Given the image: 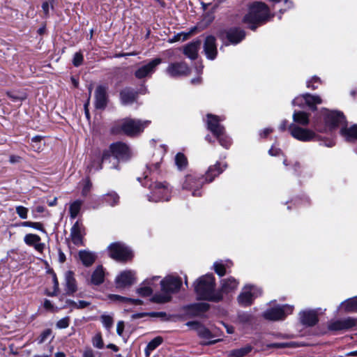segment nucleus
<instances>
[{
  "label": "nucleus",
  "instance_id": "nucleus-50",
  "mask_svg": "<svg viewBox=\"0 0 357 357\" xmlns=\"http://www.w3.org/2000/svg\"><path fill=\"white\" fill-rule=\"evenodd\" d=\"M93 345L98 349H102L104 347L103 340L100 333H97L92 340Z\"/></svg>",
  "mask_w": 357,
  "mask_h": 357
},
{
  "label": "nucleus",
  "instance_id": "nucleus-61",
  "mask_svg": "<svg viewBox=\"0 0 357 357\" xmlns=\"http://www.w3.org/2000/svg\"><path fill=\"white\" fill-rule=\"evenodd\" d=\"M53 282H54V291L52 294H50L49 296H54L57 294L59 291V282L56 276L54 275L53 277Z\"/></svg>",
  "mask_w": 357,
  "mask_h": 357
},
{
  "label": "nucleus",
  "instance_id": "nucleus-20",
  "mask_svg": "<svg viewBox=\"0 0 357 357\" xmlns=\"http://www.w3.org/2000/svg\"><path fill=\"white\" fill-rule=\"evenodd\" d=\"M83 225L77 221L70 229V238L73 243L77 246L83 245V237L84 235Z\"/></svg>",
  "mask_w": 357,
  "mask_h": 357
},
{
  "label": "nucleus",
  "instance_id": "nucleus-63",
  "mask_svg": "<svg viewBox=\"0 0 357 357\" xmlns=\"http://www.w3.org/2000/svg\"><path fill=\"white\" fill-rule=\"evenodd\" d=\"M110 298L114 300V301H120V302H123V303H128L129 302V298L121 296H119V295H112L110 296Z\"/></svg>",
  "mask_w": 357,
  "mask_h": 357
},
{
  "label": "nucleus",
  "instance_id": "nucleus-35",
  "mask_svg": "<svg viewBox=\"0 0 357 357\" xmlns=\"http://www.w3.org/2000/svg\"><path fill=\"white\" fill-rule=\"evenodd\" d=\"M341 306L344 307L347 312H357V296L349 298L341 303Z\"/></svg>",
  "mask_w": 357,
  "mask_h": 357
},
{
  "label": "nucleus",
  "instance_id": "nucleus-59",
  "mask_svg": "<svg viewBox=\"0 0 357 357\" xmlns=\"http://www.w3.org/2000/svg\"><path fill=\"white\" fill-rule=\"evenodd\" d=\"M91 185H92V184H91V181L89 179H86L84 181V185L82 190V195H84V196L87 195V194L89 193V192L91 190Z\"/></svg>",
  "mask_w": 357,
  "mask_h": 357
},
{
  "label": "nucleus",
  "instance_id": "nucleus-51",
  "mask_svg": "<svg viewBox=\"0 0 357 357\" xmlns=\"http://www.w3.org/2000/svg\"><path fill=\"white\" fill-rule=\"evenodd\" d=\"M320 84V78L317 76H314L310 80L307 82V87L314 90L318 87V84Z\"/></svg>",
  "mask_w": 357,
  "mask_h": 357
},
{
  "label": "nucleus",
  "instance_id": "nucleus-38",
  "mask_svg": "<svg viewBox=\"0 0 357 357\" xmlns=\"http://www.w3.org/2000/svg\"><path fill=\"white\" fill-rule=\"evenodd\" d=\"M294 121L302 126L309 123V116L304 112H294L293 114Z\"/></svg>",
  "mask_w": 357,
  "mask_h": 357
},
{
  "label": "nucleus",
  "instance_id": "nucleus-62",
  "mask_svg": "<svg viewBox=\"0 0 357 357\" xmlns=\"http://www.w3.org/2000/svg\"><path fill=\"white\" fill-rule=\"evenodd\" d=\"M124 330V322L119 321L116 326V333L119 336H122Z\"/></svg>",
  "mask_w": 357,
  "mask_h": 357
},
{
  "label": "nucleus",
  "instance_id": "nucleus-21",
  "mask_svg": "<svg viewBox=\"0 0 357 357\" xmlns=\"http://www.w3.org/2000/svg\"><path fill=\"white\" fill-rule=\"evenodd\" d=\"M107 87L103 85L97 86L95 91V105L97 109H104L107 103Z\"/></svg>",
  "mask_w": 357,
  "mask_h": 357
},
{
  "label": "nucleus",
  "instance_id": "nucleus-9",
  "mask_svg": "<svg viewBox=\"0 0 357 357\" xmlns=\"http://www.w3.org/2000/svg\"><path fill=\"white\" fill-rule=\"evenodd\" d=\"M261 294V291L259 288L252 285H245L238 296V301L241 306H250L254 299Z\"/></svg>",
  "mask_w": 357,
  "mask_h": 357
},
{
  "label": "nucleus",
  "instance_id": "nucleus-58",
  "mask_svg": "<svg viewBox=\"0 0 357 357\" xmlns=\"http://www.w3.org/2000/svg\"><path fill=\"white\" fill-rule=\"evenodd\" d=\"M69 326V318L68 317H64L61 319H60L56 323V327L59 328H66L68 327Z\"/></svg>",
  "mask_w": 357,
  "mask_h": 357
},
{
  "label": "nucleus",
  "instance_id": "nucleus-64",
  "mask_svg": "<svg viewBox=\"0 0 357 357\" xmlns=\"http://www.w3.org/2000/svg\"><path fill=\"white\" fill-rule=\"evenodd\" d=\"M83 357H95L93 351L91 349H87L84 351Z\"/></svg>",
  "mask_w": 357,
  "mask_h": 357
},
{
  "label": "nucleus",
  "instance_id": "nucleus-28",
  "mask_svg": "<svg viewBox=\"0 0 357 357\" xmlns=\"http://www.w3.org/2000/svg\"><path fill=\"white\" fill-rule=\"evenodd\" d=\"M66 291L68 295H72L77 290V282L74 277V273L68 271L65 273Z\"/></svg>",
  "mask_w": 357,
  "mask_h": 357
},
{
  "label": "nucleus",
  "instance_id": "nucleus-39",
  "mask_svg": "<svg viewBox=\"0 0 357 357\" xmlns=\"http://www.w3.org/2000/svg\"><path fill=\"white\" fill-rule=\"evenodd\" d=\"M104 200L111 206H114L119 202V196L116 192H111L104 195Z\"/></svg>",
  "mask_w": 357,
  "mask_h": 357
},
{
  "label": "nucleus",
  "instance_id": "nucleus-30",
  "mask_svg": "<svg viewBox=\"0 0 357 357\" xmlns=\"http://www.w3.org/2000/svg\"><path fill=\"white\" fill-rule=\"evenodd\" d=\"M158 277H153L151 279H146L142 284V286L137 289V293L141 296H149L152 294L153 289L151 288L152 282L158 280Z\"/></svg>",
  "mask_w": 357,
  "mask_h": 357
},
{
  "label": "nucleus",
  "instance_id": "nucleus-15",
  "mask_svg": "<svg viewBox=\"0 0 357 357\" xmlns=\"http://www.w3.org/2000/svg\"><path fill=\"white\" fill-rule=\"evenodd\" d=\"M161 63L162 59L160 58L151 60L135 71V77L138 79H142L144 77L151 76L155 71L156 67Z\"/></svg>",
  "mask_w": 357,
  "mask_h": 357
},
{
  "label": "nucleus",
  "instance_id": "nucleus-56",
  "mask_svg": "<svg viewBox=\"0 0 357 357\" xmlns=\"http://www.w3.org/2000/svg\"><path fill=\"white\" fill-rule=\"evenodd\" d=\"M214 20V15L213 12L206 13L203 17L202 22L206 26L210 24Z\"/></svg>",
  "mask_w": 357,
  "mask_h": 357
},
{
  "label": "nucleus",
  "instance_id": "nucleus-53",
  "mask_svg": "<svg viewBox=\"0 0 357 357\" xmlns=\"http://www.w3.org/2000/svg\"><path fill=\"white\" fill-rule=\"evenodd\" d=\"M52 331L51 329H46L44 331L42 332V333L40 335V336L38 338V344H42L45 342L47 338L51 335Z\"/></svg>",
  "mask_w": 357,
  "mask_h": 357
},
{
  "label": "nucleus",
  "instance_id": "nucleus-27",
  "mask_svg": "<svg viewBox=\"0 0 357 357\" xmlns=\"http://www.w3.org/2000/svg\"><path fill=\"white\" fill-rule=\"evenodd\" d=\"M137 97V92L131 88H126L120 92V98L123 105L133 103Z\"/></svg>",
  "mask_w": 357,
  "mask_h": 357
},
{
  "label": "nucleus",
  "instance_id": "nucleus-46",
  "mask_svg": "<svg viewBox=\"0 0 357 357\" xmlns=\"http://www.w3.org/2000/svg\"><path fill=\"white\" fill-rule=\"evenodd\" d=\"M215 137L219 141L220 144L223 147L228 149L231 145V139L225 134V130L219 136Z\"/></svg>",
  "mask_w": 357,
  "mask_h": 357
},
{
  "label": "nucleus",
  "instance_id": "nucleus-37",
  "mask_svg": "<svg viewBox=\"0 0 357 357\" xmlns=\"http://www.w3.org/2000/svg\"><path fill=\"white\" fill-rule=\"evenodd\" d=\"M252 350V347L247 345L244 347L233 349L229 352V357H244Z\"/></svg>",
  "mask_w": 357,
  "mask_h": 357
},
{
  "label": "nucleus",
  "instance_id": "nucleus-55",
  "mask_svg": "<svg viewBox=\"0 0 357 357\" xmlns=\"http://www.w3.org/2000/svg\"><path fill=\"white\" fill-rule=\"evenodd\" d=\"M84 57L82 54L81 52H76L74 54L73 63L75 67H78L82 63Z\"/></svg>",
  "mask_w": 357,
  "mask_h": 357
},
{
  "label": "nucleus",
  "instance_id": "nucleus-4",
  "mask_svg": "<svg viewBox=\"0 0 357 357\" xmlns=\"http://www.w3.org/2000/svg\"><path fill=\"white\" fill-rule=\"evenodd\" d=\"M150 121H141L130 118L115 121L111 127V133L114 135L124 134L128 137L139 135L150 124Z\"/></svg>",
  "mask_w": 357,
  "mask_h": 357
},
{
  "label": "nucleus",
  "instance_id": "nucleus-57",
  "mask_svg": "<svg viewBox=\"0 0 357 357\" xmlns=\"http://www.w3.org/2000/svg\"><path fill=\"white\" fill-rule=\"evenodd\" d=\"M103 162H100L99 160H93L90 165L87 167V169L89 172H91L93 168H94L96 170H100L102 168V163Z\"/></svg>",
  "mask_w": 357,
  "mask_h": 357
},
{
  "label": "nucleus",
  "instance_id": "nucleus-45",
  "mask_svg": "<svg viewBox=\"0 0 357 357\" xmlns=\"http://www.w3.org/2000/svg\"><path fill=\"white\" fill-rule=\"evenodd\" d=\"M100 321L107 330H109L114 324L113 317L108 314H102L100 317Z\"/></svg>",
  "mask_w": 357,
  "mask_h": 357
},
{
  "label": "nucleus",
  "instance_id": "nucleus-26",
  "mask_svg": "<svg viewBox=\"0 0 357 357\" xmlns=\"http://www.w3.org/2000/svg\"><path fill=\"white\" fill-rule=\"evenodd\" d=\"M300 319L302 324L307 326H313L318 322L317 312L314 310H306L300 313Z\"/></svg>",
  "mask_w": 357,
  "mask_h": 357
},
{
  "label": "nucleus",
  "instance_id": "nucleus-52",
  "mask_svg": "<svg viewBox=\"0 0 357 357\" xmlns=\"http://www.w3.org/2000/svg\"><path fill=\"white\" fill-rule=\"evenodd\" d=\"M165 314L163 312H151V313H137L132 315V319H139L144 317L146 315H149L151 317H159V316H164Z\"/></svg>",
  "mask_w": 357,
  "mask_h": 357
},
{
  "label": "nucleus",
  "instance_id": "nucleus-14",
  "mask_svg": "<svg viewBox=\"0 0 357 357\" xmlns=\"http://www.w3.org/2000/svg\"><path fill=\"white\" fill-rule=\"evenodd\" d=\"M325 123L330 130L342 126L345 123V117L340 112L329 111L326 114Z\"/></svg>",
  "mask_w": 357,
  "mask_h": 357
},
{
  "label": "nucleus",
  "instance_id": "nucleus-44",
  "mask_svg": "<svg viewBox=\"0 0 357 357\" xmlns=\"http://www.w3.org/2000/svg\"><path fill=\"white\" fill-rule=\"evenodd\" d=\"M197 30V27H193L190 29L188 32H181L180 33H178L177 35L174 36V38L172 39L173 42H176L180 40L184 41L187 40L191 35H192L195 31Z\"/></svg>",
  "mask_w": 357,
  "mask_h": 357
},
{
  "label": "nucleus",
  "instance_id": "nucleus-13",
  "mask_svg": "<svg viewBox=\"0 0 357 357\" xmlns=\"http://www.w3.org/2000/svg\"><path fill=\"white\" fill-rule=\"evenodd\" d=\"M209 307V304L206 303H196L184 306L183 312L189 318L202 317Z\"/></svg>",
  "mask_w": 357,
  "mask_h": 357
},
{
  "label": "nucleus",
  "instance_id": "nucleus-33",
  "mask_svg": "<svg viewBox=\"0 0 357 357\" xmlns=\"http://www.w3.org/2000/svg\"><path fill=\"white\" fill-rule=\"evenodd\" d=\"M105 272L102 266H98L93 272L91 275V283L94 285H99L104 282Z\"/></svg>",
  "mask_w": 357,
  "mask_h": 357
},
{
  "label": "nucleus",
  "instance_id": "nucleus-42",
  "mask_svg": "<svg viewBox=\"0 0 357 357\" xmlns=\"http://www.w3.org/2000/svg\"><path fill=\"white\" fill-rule=\"evenodd\" d=\"M296 347V344L294 342H278V343H271L266 345L268 349H284V348H294Z\"/></svg>",
  "mask_w": 357,
  "mask_h": 357
},
{
  "label": "nucleus",
  "instance_id": "nucleus-7",
  "mask_svg": "<svg viewBox=\"0 0 357 357\" xmlns=\"http://www.w3.org/2000/svg\"><path fill=\"white\" fill-rule=\"evenodd\" d=\"M182 284L181 278L174 276H167L160 281L161 293L154 294L151 301L157 303L169 302L172 298V294L177 292Z\"/></svg>",
  "mask_w": 357,
  "mask_h": 357
},
{
  "label": "nucleus",
  "instance_id": "nucleus-43",
  "mask_svg": "<svg viewBox=\"0 0 357 357\" xmlns=\"http://www.w3.org/2000/svg\"><path fill=\"white\" fill-rule=\"evenodd\" d=\"M66 303H67L69 305V307L77 309H83L88 307L90 305L89 302L85 301H79L78 302H75L70 299L66 300Z\"/></svg>",
  "mask_w": 357,
  "mask_h": 357
},
{
  "label": "nucleus",
  "instance_id": "nucleus-24",
  "mask_svg": "<svg viewBox=\"0 0 357 357\" xmlns=\"http://www.w3.org/2000/svg\"><path fill=\"white\" fill-rule=\"evenodd\" d=\"M238 284V281L233 277L222 279L220 281V289L218 291L221 292L222 296L223 294L233 292L237 289Z\"/></svg>",
  "mask_w": 357,
  "mask_h": 357
},
{
  "label": "nucleus",
  "instance_id": "nucleus-36",
  "mask_svg": "<svg viewBox=\"0 0 357 357\" xmlns=\"http://www.w3.org/2000/svg\"><path fill=\"white\" fill-rule=\"evenodd\" d=\"M162 337L158 336L149 342L144 350L146 356L149 357L151 353L162 343Z\"/></svg>",
  "mask_w": 357,
  "mask_h": 357
},
{
  "label": "nucleus",
  "instance_id": "nucleus-47",
  "mask_svg": "<svg viewBox=\"0 0 357 357\" xmlns=\"http://www.w3.org/2000/svg\"><path fill=\"white\" fill-rule=\"evenodd\" d=\"M55 0H45L42 3V9L45 17L49 16L50 9H53V3Z\"/></svg>",
  "mask_w": 357,
  "mask_h": 357
},
{
  "label": "nucleus",
  "instance_id": "nucleus-11",
  "mask_svg": "<svg viewBox=\"0 0 357 357\" xmlns=\"http://www.w3.org/2000/svg\"><path fill=\"white\" fill-rule=\"evenodd\" d=\"M289 130L293 137L302 142L315 140L317 135L311 130L301 128L294 123L289 126Z\"/></svg>",
  "mask_w": 357,
  "mask_h": 357
},
{
  "label": "nucleus",
  "instance_id": "nucleus-23",
  "mask_svg": "<svg viewBox=\"0 0 357 357\" xmlns=\"http://www.w3.org/2000/svg\"><path fill=\"white\" fill-rule=\"evenodd\" d=\"M201 44L202 42L200 40H196L188 43L183 47V54L191 60L196 59Z\"/></svg>",
  "mask_w": 357,
  "mask_h": 357
},
{
  "label": "nucleus",
  "instance_id": "nucleus-49",
  "mask_svg": "<svg viewBox=\"0 0 357 357\" xmlns=\"http://www.w3.org/2000/svg\"><path fill=\"white\" fill-rule=\"evenodd\" d=\"M214 270L215 273L220 277L223 276L226 273V267L222 262L216 261L214 263Z\"/></svg>",
  "mask_w": 357,
  "mask_h": 357
},
{
  "label": "nucleus",
  "instance_id": "nucleus-60",
  "mask_svg": "<svg viewBox=\"0 0 357 357\" xmlns=\"http://www.w3.org/2000/svg\"><path fill=\"white\" fill-rule=\"evenodd\" d=\"M29 227H31L40 231L45 232V230L43 228V225L40 222L29 221Z\"/></svg>",
  "mask_w": 357,
  "mask_h": 357
},
{
  "label": "nucleus",
  "instance_id": "nucleus-3",
  "mask_svg": "<svg viewBox=\"0 0 357 357\" xmlns=\"http://www.w3.org/2000/svg\"><path fill=\"white\" fill-rule=\"evenodd\" d=\"M215 278L212 274L200 277L195 282V291L200 300L218 302L222 299L221 292L215 289Z\"/></svg>",
  "mask_w": 357,
  "mask_h": 357
},
{
  "label": "nucleus",
  "instance_id": "nucleus-5",
  "mask_svg": "<svg viewBox=\"0 0 357 357\" xmlns=\"http://www.w3.org/2000/svg\"><path fill=\"white\" fill-rule=\"evenodd\" d=\"M271 16L268 6L263 2H255L250 6L249 13L243 17L244 23L255 31L258 26L268 21Z\"/></svg>",
  "mask_w": 357,
  "mask_h": 357
},
{
  "label": "nucleus",
  "instance_id": "nucleus-31",
  "mask_svg": "<svg viewBox=\"0 0 357 357\" xmlns=\"http://www.w3.org/2000/svg\"><path fill=\"white\" fill-rule=\"evenodd\" d=\"M79 257L85 266H91L96 261L97 256L94 252L89 250H80Z\"/></svg>",
  "mask_w": 357,
  "mask_h": 357
},
{
  "label": "nucleus",
  "instance_id": "nucleus-17",
  "mask_svg": "<svg viewBox=\"0 0 357 357\" xmlns=\"http://www.w3.org/2000/svg\"><path fill=\"white\" fill-rule=\"evenodd\" d=\"M204 51L206 58L213 60L216 58L218 54L216 40L213 36H208L205 38L204 43Z\"/></svg>",
  "mask_w": 357,
  "mask_h": 357
},
{
  "label": "nucleus",
  "instance_id": "nucleus-41",
  "mask_svg": "<svg viewBox=\"0 0 357 357\" xmlns=\"http://www.w3.org/2000/svg\"><path fill=\"white\" fill-rule=\"evenodd\" d=\"M7 96L14 102H21L22 101L24 100L26 98V93L20 91L7 92Z\"/></svg>",
  "mask_w": 357,
  "mask_h": 357
},
{
  "label": "nucleus",
  "instance_id": "nucleus-16",
  "mask_svg": "<svg viewBox=\"0 0 357 357\" xmlns=\"http://www.w3.org/2000/svg\"><path fill=\"white\" fill-rule=\"evenodd\" d=\"M166 71L169 76L175 77L187 75L190 72V68L185 62H176L170 63Z\"/></svg>",
  "mask_w": 357,
  "mask_h": 357
},
{
  "label": "nucleus",
  "instance_id": "nucleus-6",
  "mask_svg": "<svg viewBox=\"0 0 357 357\" xmlns=\"http://www.w3.org/2000/svg\"><path fill=\"white\" fill-rule=\"evenodd\" d=\"M130 157V151L128 145L121 142L112 143L109 150H105L102 155V162H112L111 169H118L120 160H127Z\"/></svg>",
  "mask_w": 357,
  "mask_h": 357
},
{
  "label": "nucleus",
  "instance_id": "nucleus-22",
  "mask_svg": "<svg viewBox=\"0 0 357 357\" xmlns=\"http://www.w3.org/2000/svg\"><path fill=\"white\" fill-rule=\"evenodd\" d=\"M208 129L215 135L219 136L224 131V127L220 124L221 121L218 116L213 114L207 115Z\"/></svg>",
  "mask_w": 357,
  "mask_h": 357
},
{
  "label": "nucleus",
  "instance_id": "nucleus-1",
  "mask_svg": "<svg viewBox=\"0 0 357 357\" xmlns=\"http://www.w3.org/2000/svg\"><path fill=\"white\" fill-rule=\"evenodd\" d=\"M160 163L155 162L147 166V170L144 173L142 185L150 190L147 195L149 202H158L169 201L171 197V189L166 182L153 181L159 174Z\"/></svg>",
  "mask_w": 357,
  "mask_h": 357
},
{
  "label": "nucleus",
  "instance_id": "nucleus-40",
  "mask_svg": "<svg viewBox=\"0 0 357 357\" xmlns=\"http://www.w3.org/2000/svg\"><path fill=\"white\" fill-rule=\"evenodd\" d=\"M82 203L83 202L81 200H76L70 205L69 212L71 218L75 219L77 216Z\"/></svg>",
  "mask_w": 357,
  "mask_h": 357
},
{
  "label": "nucleus",
  "instance_id": "nucleus-25",
  "mask_svg": "<svg viewBox=\"0 0 357 357\" xmlns=\"http://www.w3.org/2000/svg\"><path fill=\"white\" fill-rule=\"evenodd\" d=\"M40 237L35 234H28L24 237V242L29 246H33L38 252H43L45 248V243H40Z\"/></svg>",
  "mask_w": 357,
  "mask_h": 357
},
{
  "label": "nucleus",
  "instance_id": "nucleus-18",
  "mask_svg": "<svg viewBox=\"0 0 357 357\" xmlns=\"http://www.w3.org/2000/svg\"><path fill=\"white\" fill-rule=\"evenodd\" d=\"M357 324V320L348 317L344 319H340L335 321L333 322H331L328 328L331 331H342V330H348L349 328H353Z\"/></svg>",
  "mask_w": 357,
  "mask_h": 357
},
{
  "label": "nucleus",
  "instance_id": "nucleus-19",
  "mask_svg": "<svg viewBox=\"0 0 357 357\" xmlns=\"http://www.w3.org/2000/svg\"><path fill=\"white\" fill-rule=\"evenodd\" d=\"M135 281V273L132 271L121 272L115 280L117 288H124L132 285Z\"/></svg>",
  "mask_w": 357,
  "mask_h": 357
},
{
  "label": "nucleus",
  "instance_id": "nucleus-2",
  "mask_svg": "<svg viewBox=\"0 0 357 357\" xmlns=\"http://www.w3.org/2000/svg\"><path fill=\"white\" fill-rule=\"evenodd\" d=\"M223 170L220 167V163L217 162L215 165L209 167L205 178L203 176L188 174L185 178L182 188L183 190L192 191V196L200 197L202 193L199 189H201L204 183L213 181L215 177L221 174Z\"/></svg>",
  "mask_w": 357,
  "mask_h": 357
},
{
  "label": "nucleus",
  "instance_id": "nucleus-29",
  "mask_svg": "<svg viewBox=\"0 0 357 357\" xmlns=\"http://www.w3.org/2000/svg\"><path fill=\"white\" fill-rule=\"evenodd\" d=\"M186 325L197 330L198 335L200 337L211 339L213 337L211 332L208 328L202 326L198 321H188Z\"/></svg>",
  "mask_w": 357,
  "mask_h": 357
},
{
  "label": "nucleus",
  "instance_id": "nucleus-10",
  "mask_svg": "<svg viewBox=\"0 0 357 357\" xmlns=\"http://www.w3.org/2000/svg\"><path fill=\"white\" fill-rule=\"evenodd\" d=\"M294 307L289 305H279L265 311L263 314L266 319L278 321L284 319L287 314H291Z\"/></svg>",
  "mask_w": 357,
  "mask_h": 357
},
{
  "label": "nucleus",
  "instance_id": "nucleus-12",
  "mask_svg": "<svg viewBox=\"0 0 357 357\" xmlns=\"http://www.w3.org/2000/svg\"><path fill=\"white\" fill-rule=\"evenodd\" d=\"M245 36V33L243 30L239 28H231L229 30L222 33L220 36L222 40H227L225 43V45L230 44L236 45L242 41Z\"/></svg>",
  "mask_w": 357,
  "mask_h": 357
},
{
  "label": "nucleus",
  "instance_id": "nucleus-54",
  "mask_svg": "<svg viewBox=\"0 0 357 357\" xmlns=\"http://www.w3.org/2000/svg\"><path fill=\"white\" fill-rule=\"evenodd\" d=\"M16 213L22 219H26L28 214V209L22 206L16 207Z\"/></svg>",
  "mask_w": 357,
  "mask_h": 357
},
{
  "label": "nucleus",
  "instance_id": "nucleus-8",
  "mask_svg": "<svg viewBox=\"0 0 357 357\" xmlns=\"http://www.w3.org/2000/svg\"><path fill=\"white\" fill-rule=\"evenodd\" d=\"M109 256L119 261H126L132 257V251L123 243L116 242L109 247Z\"/></svg>",
  "mask_w": 357,
  "mask_h": 357
},
{
  "label": "nucleus",
  "instance_id": "nucleus-34",
  "mask_svg": "<svg viewBox=\"0 0 357 357\" xmlns=\"http://www.w3.org/2000/svg\"><path fill=\"white\" fill-rule=\"evenodd\" d=\"M301 98L305 101L306 104L312 109H316V105L321 104V98L317 95H311L305 93L302 95Z\"/></svg>",
  "mask_w": 357,
  "mask_h": 357
},
{
  "label": "nucleus",
  "instance_id": "nucleus-32",
  "mask_svg": "<svg viewBox=\"0 0 357 357\" xmlns=\"http://www.w3.org/2000/svg\"><path fill=\"white\" fill-rule=\"evenodd\" d=\"M340 134L348 142L357 139V124L349 128H342Z\"/></svg>",
  "mask_w": 357,
  "mask_h": 357
},
{
  "label": "nucleus",
  "instance_id": "nucleus-48",
  "mask_svg": "<svg viewBox=\"0 0 357 357\" xmlns=\"http://www.w3.org/2000/svg\"><path fill=\"white\" fill-rule=\"evenodd\" d=\"M175 162L179 169L185 167L187 165V159L185 156L181 153L176 154L175 157Z\"/></svg>",
  "mask_w": 357,
  "mask_h": 357
}]
</instances>
